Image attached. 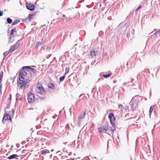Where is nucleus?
Listing matches in <instances>:
<instances>
[{
	"instance_id": "1",
	"label": "nucleus",
	"mask_w": 160,
	"mask_h": 160,
	"mask_svg": "<svg viewBox=\"0 0 160 160\" xmlns=\"http://www.w3.org/2000/svg\"><path fill=\"white\" fill-rule=\"evenodd\" d=\"M27 66L23 67L19 73V79L17 82V85L20 88L24 90L28 87V83L30 82V80L26 78L27 75L26 71L28 72Z\"/></svg>"
},
{
	"instance_id": "2",
	"label": "nucleus",
	"mask_w": 160,
	"mask_h": 160,
	"mask_svg": "<svg viewBox=\"0 0 160 160\" xmlns=\"http://www.w3.org/2000/svg\"><path fill=\"white\" fill-rule=\"evenodd\" d=\"M141 98L140 97L135 96L132 98L129 103L130 108L132 111H134L138 107Z\"/></svg>"
},
{
	"instance_id": "3",
	"label": "nucleus",
	"mask_w": 160,
	"mask_h": 160,
	"mask_svg": "<svg viewBox=\"0 0 160 160\" xmlns=\"http://www.w3.org/2000/svg\"><path fill=\"white\" fill-rule=\"evenodd\" d=\"M108 117L110 119L111 125L112 126L109 128V129L111 131H113L116 130V127L114 125L115 121V118L114 117L113 114L112 112L109 113Z\"/></svg>"
},
{
	"instance_id": "4",
	"label": "nucleus",
	"mask_w": 160,
	"mask_h": 160,
	"mask_svg": "<svg viewBox=\"0 0 160 160\" xmlns=\"http://www.w3.org/2000/svg\"><path fill=\"white\" fill-rule=\"evenodd\" d=\"M108 129V127L106 124H103L102 126H101L98 128L99 132L101 133L105 132Z\"/></svg>"
},
{
	"instance_id": "5",
	"label": "nucleus",
	"mask_w": 160,
	"mask_h": 160,
	"mask_svg": "<svg viewBox=\"0 0 160 160\" xmlns=\"http://www.w3.org/2000/svg\"><path fill=\"white\" fill-rule=\"evenodd\" d=\"M34 95L31 92L28 94V100L29 103H32L34 99Z\"/></svg>"
},
{
	"instance_id": "6",
	"label": "nucleus",
	"mask_w": 160,
	"mask_h": 160,
	"mask_svg": "<svg viewBox=\"0 0 160 160\" xmlns=\"http://www.w3.org/2000/svg\"><path fill=\"white\" fill-rule=\"evenodd\" d=\"M26 7L27 9L31 11H33L34 9V5L31 3H28V2L26 3Z\"/></svg>"
},
{
	"instance_id": "7",
	"label": "nucleus",
	"mask_w": 160,
	"mask_h": 160,
	"mask_svg": "<svg viewBox=\"0 0 160 160\" xmlns=\"http://www.w3.org/2000/svg\"><path fill=\"white\" fill-rule=\"evenodd\" d=\"M7 120H10V122L12 121L10 116L8 114H5L3 117L2 120V122L4 124L5 122Z\"/></svg>"
},
{
	"instance_id": "8",
	"label": "nucleus",
	"mask_w": 160,
	"mask_h": 160,
	"mask_svg": "<svg viewBox=\"0 0 160 160\" xmlns=\"http://www.w3.org/2000/svg\"><path fill=\"white\" fill-rule=\"evenodd\" d=\"M19 44L17 42L14 46V47H11L9 50V52H12L16 49H17V48L19 47Z\"/></svg>"
},
{
	"instance_id": "9",
	"label": "nucleus",
	"mask_w": 160,
	"mask_h": 160,
	"mask_svg": "<svg viewBox=\"0 0 160 160\" xmlns=\"http://www.w3.org/2000/svg\"><path fill=\"white\" fill-rule=\"evenodd\" d=\"M38 93L41 95H43L45 93V91L43 88L42 86L41 87H38Z\"/></svg>"
},
{
	"instance_id": "10",
	"label": "nucleus",
	"mask_w": 160,
	"mask_h": 160,
	"mask_svg": "<svg viewBox=\"0 0 160 160\" xmlns=\"http://www.w3.org/2000/svg\"><path fill=\"white\" fill-rule=\"evenodd\" d=\"M19 157V156L17 154H14L11 155L7 157V158L9 159H12L14 158H16V159H18V158H17Z\"/></svg>"
},
{
	"instance_id": "11",
	"label": "nucleus",
	"mask_w": 160,
	"mask_h": 160,
	"mask_svg": "<svg viewBox=\"0 0 160 160\" xmlns=\"http://www.w3.org/2000/svg\"><path fill=\"white\" fill-rule=\"evenodd\" d=\"M26 68H28V72H33V73H35L36 72V69L35 68H31L29 66H27V67Z\"/></svg>"
},
{
	"instance_id": "12",
	"label": "nucleus",
	"mask_w": 160,
	"mask_h": 160,
	"mask_svg": "<svg viewBox=\"0 0 160 160\" xmlns=\"http://www.w3.org/2000/svg\"><path fill=\"white\" fill-rule=\"evenodd\" d=\"M97 52V51L93 49H91L90 51V55L92 57L96 55V53Z\"/></svg>"
},
{
	"instance_id": "13",
	"label": "nucleus",
	"mask_w": 160,
	"mask_h": 160,
	"mask_svg": "<svg viewBox=\"0 0 160 160\" xmlns=\"http://www.w3.org/2000/svg\"><path fill=\"white\" fill-rule=\"evenodd\" d=\"M86 111H85L83 113H81L80 114L79 117L78 118V120L80 119H83L85 117L86 115Z\"/></svg>"
},
{
	"instance_id": "14",
	"label": "nucleus",
	"mask_w": 160,
	"mask_h": 160,
	"mask_svg": "<svg viewBox=\"0 0 160 160\" xmlns=\"http://www.w3.org/2000/svg\"><path fill=\"white\" fill-rule=\"evenodd\" d=\"M3 72L2 71H1L0 72V86L2 85V79L3 76Z\"/></svg>"
},
{
	"instance_id": "15",
	"label": "nucleus",
	"mask_w": 160,
	"mask_h": 160,
	"mask_svg": "<svg viewBox=\"0 0 160 160\" xmlns=\"http://www.w3.org/2000/svg\"><path fill=\"white\" fill-rule=\"evenodd\" d=\"M49 151L47 150H43L41 151V153L42 154H45L46 153H48Z\"/></svg>"
},
{
	"instance_id": "16",
	"label": "nucleus",
	"mask_w": 160,
	"mask_h": 160,
	"mask_svg": "<svg viewBox=\"0 0 160 160\" xmlns=\"http://www.w3.org/2000/svg\"><path fill=\"white\" fill-rule=\"evenodd\" d=\"M154 107V106H153V107L151 106L150 107V108L149 110V114L150 115V116H151V115L153 111Z\"/></svg>"
},
{
	"instance_id": "17",
	"label": "nucleus",
	"mask_w": 160,
	"mask_h": 160,
	"mask_svg": "<svg viewBox=\"0 0 160 160\" xmlns=\"http://www.w3.org/2000/svg\"><path fill=\"white\" fill-rule=\"evenodd\" d=\"M20 21L19 20H15L12 23V25H15L18 24V22H20Z\"/></svg>"
},
{
	"instance_id": "18",
	"label": "nucleus",
	"mask_w": 160,
	"mask_h": 160,
	"mask_svg": "<svg viewBox=\"0 0 160 160\" xmlns=\"http://www.w3.org/2000/svg\"><path fill=\"white\" fill-rule=\"evenodd\" d=\"M65 78V75H64L63 76L60 77L59 78V81L62 82L63 81Z\"/></svg>"
},
{
	"instance_id": "19",
	"label": "nucleus",
	"mask_w": 160,
	"mask_h": 160,
	"mask_svg": "<svg viewBox=\"0 0 160 160\" xmlns=\"http://www.w3.org/2000/svg\"><path fill=\"white\" fill-rule=\"evenodd\" d=\"M111 75V73H108V74H103L102 75V76L103 77H104V78H107L109 77Z\"/></svg>"
},
{
	"instance_id": "20",
	"label": "nucleus",
	"mask_w": 160,
	"mask_h": 160,
	"mask_svg": "<svg viewBox=\"0 0 160 160\" xmlns=\"http://www.w3.org/2000/svg\"><path fill=\"white\" fill-rule=\"evenodd\" d=\"M69 68L68 67H66L65 68V72L64 73V75H66L69 72Z\"/></svg>"
},
{
	"instance_id": "21",
	"label": "nucleus",
	"mask_w": 160,
	"mask_h": 160,
	"mask_svg": "<svg viewBox=\"0 0 160 160\" xmlns=\"http://www.w3.org/2000/svg\"><path fill=\"white\" fill-rule=\"evenodd\" d=\"M7 21L8 24H11L12 22V19L9 18H7Z\"/></svg>"
},
{
	"instance_id": "22",
	"label": "nucleus",
	"mask_w": 160,
	"mask_h": 160,
	"mask_svg": "<svg viewBox=\"0 0 160 160\" xmlns=\"http://www.w3.org/2000/svg\"><path fill=\"white\" fill-rule=\"evenodd\" d=\"M14 32H16V29L15 28H13L11 30V35H12Z\"/></svg>"
},
{
	"instance_id": "23",
	"label": "nucleus",
	"mask_w": 160,
	"mask_h": 160,
	"mask_svg": "<svg viewBox=\"0 0 160 160\" xmlns=\"http://www.w3.org/2000/svg\"><path fill=\"white\" fill-rule=\"evenodd\" d=\"M48 87L52 89H53L54 88V86L53 83H50L48 85Z\"/></svg>"
},
{
	"instance_id": "24",
	"label": "nucleus",
	"mask_w": 160,
	"mask_h": 160,
	"mask_svg": "<svg viewBox=\"0 0 160 160\" xmlns=\"http://www.w3.org/2000/svg\"><path fill=\"white\" fill-rule=\"evenodd\" d=\"M10 52L8 51H6L5 52L3 53V55L4 56V58H3V59H4V58L7 55H8V54Z\"/></svg>"
},
{
	"instance_id": "25",
	"label": "nucleus",
	"mask_w": 160,
	"mask_h": 160,
	"mask_svg": "<svg viewBox=\"0 0 160 160\" xmlns=\"http://www.w3.org/2000/svg\"><path fill=\"white\" fill-rule=\"evenodd\" d=\"M57 153L59 155H60V156H61V157L62 158H63L64 157V156H62V155L63 154V153H61V151H58L57 152Z\"/></svg>"
},
{
	"instance_id": "26",
	"label": "nucleus",
	"mask_w": 160,
	"mask_h": 160,
	"mask_svg": "<svg viewBox=\"0 0 160 160\" xmlns=\"http://www.w3.org/2000/svg\"><path fill=\"white\" fill-rule=\"evenodd\" d=\"M159 33L158 32V31H156L153 35V37H154L157 36V35H158Z\"/></svg>"
},
{
	"instance_id": "27",
	"label": "nucleus",
	"mask_w": 160,
	"mask_h": 160,
	"mask_svg": "<svg viewBox=\"0 0 160 160\" xmlns=\"http://www.w3.org/2000/svg\"><path fill=\"white\" fill-rule=\"evenodd\" d=\"M130 31H128L127 33V34H126V36H127V38H129L130 37Z\"/></svg>"
},
{
	"instance_id": "28",
	"label": "nucleus",
	"mask_w": 160,
	"mask_h": 160,
	"mask_svg": "<svg viewBox=\"0 0 160 160\" xmlns=\"http://www.w3.org/2000/svg\"><path fill=\"white\" fill-rule=\"evenodd\" d=\"M51 48L52 47L51 46L48 47L46 48V50L47 51H49L51 49Z\"/></svg>"
},
{
	"instance_id": "29",
	"label": "nucleus",
	"mask_w": 160,
	"mask_h": 160,
	"mask_svg": "<svg viewBox=\"0 0 160 160\" xmlns=\"http://www.w3.org/2000/svg\"><path fill=\"white\" fill-rule=\"evenodd\" d=\"M42 44L40 42H37V43L36 45V46H37V47H38L39 45H41Z\"/></svg>"
},
{
	"instance_id": "30",
	"label": "nucleus",
	"mask_w": 160,
	"mask_h": 160,
	"mask_svg": "<svg viewBox=\"0 0 160 160\" xmlns=\"http://www.w3.org/2000/svg\"><path fill=\"white\" fill-rule=\"evenodd\" d=\"M118 107L119 108H120V109H122V108L123 106L122 104H119L118 105Z\"/></svg>"
},
{
	"instance_id": "31",
	"label": "nucleus",
	"mask_w": 160,
	"mask_h": 160,
	"mask_svg": "<svg viewBox=\"0 0 160 160\" xmlns=\"http://www.w3.org/2000/svg\"><path fill=\"white\" fill-rule=\"evenodd\" d=\"M142 8V6L141 5H139L138 7L137 8L136 10L138 11L141 8Z\"/></svg>"
},
{
	"instance_id": "32",
	"label": "nucleus",
	"mask_w": 160,
	"mask_h": 160,
	"mask_svg": "<svg viewBox=\"0 0 160 160\" xmlns=\"http://www.w3.org/2000/svg\"><path fill=\"white\" fill-rule=\"evenodd\" d=\"M80 33L82 34H83V35H84L85 34V32L84 31L82 30V31H80Z\"/></svg>"
},
{
	"instance_id": "33",
	"label": "nucleus",
	"mask_w": 160,
	"mask_h": 160,
	"mask_svg": "<svg viewBox=\"0 0 160 160\" xmlns=\"http://www.w3.org/2000/svg\"><path fill=\"white\" fill-rule=\"evenodd\" d=\"M19 95L18 93H17L16 94V99L17 100L18 98V97L19 96Z\"/></svg>"
},
{
	"instance_id": "34",
	"label": "nucleus",
	"mask_w": 160,
	"mask_h": 160,
	"mask_svg": "<svg viewBox=\"0 0 160 160\" xmlns=\"http://www.w3.org/2000/svg\"><path fill=\"white\" fill-rule=\"evenodd\" d=\"M82 96V97H86V96L85 95L83 94H81V95H80V96H79V97L80 98V97H81Z\"/></svg>"
},
{
	"instance_id": "35",
	"label": "nucleus",
	"mask_w": 160,
	"mask_h": 160,
	"mask_svg": "<svg viewBox=\"0 0 160 160\" xmlns=\"http://www.w3.org/2000/svg\"><path fill=\"white\" fill-rule=\"evenodd\" d=\"M62 156H63L64 157H67V154H65L63 153V154Z\"/></svg>"
},
{
	"instance_id": "36",
	"label": "nucleus",
	"mask_w": 160,
	"mask_h": 160,
	"mask_svg": "<svg viewBox=\"0 0 160 160\" xmlns=\"http://www.w3.org/2000/svg\"><path fill=\"white\" fill-rule=\"evenodd\" d=\"M9 98H8V99L9 100H11V98H12V95H11V94H10V95H9Z\"/></svg>"
},
{
	"instance_id": "37",
	"label": "nucleus",
	"mask_w": 160,
	"mask_h": 160,
	"mask_svg": "<svg viewBox=\"0 0 160 160\" xmlns=\"http://www.w3.org/2000/svg\"><path fill=\"white\" fill-rule=\"evenodd\" d=\"M52 55V54H50L49 55H48L47 57V58H49Z\"/></svg>"
},
{
	"instance_id": "38",
	"label": "nucleus",
	"mask_w": 160,
	"mask_h": 160,
	"mask_svg": "<svg viewBox=\"0 0 160 160\" xmlns=\"http://www.w3.org/2000/svg\"><path fill=\"white\" fill-rule=\"evenodd\" d=\"M26 77H27V78H31V75H30L29 76H27Z\"/></svg>"
},
{
	"instance_id": "39",
	"label": "nucleus",
	"mask_w": 160,
	"mask_h": 160,
	"mask_svg": "<svg viewBox=\"0 0 160 160\" xmlns=\"http://www.w3.org/2000/svg\"><path fill=\"white\" fill-rule=\"evenodd\" d=\"M72 108H71L69 110V111H70V114H71V112L72 111H71V110H72Z\"/></svg>"
},
{
	"instance_id": "40",
	"label": "nucleus",
	"mask_w": 160,
	"mask_h": 160,
	"mask_svg": "<svg viewBox=\"0 0 160 160\" xmlns=\"http://www.w3.org/2000/svg\"><path fill=\"white\" fill-rule=\"evenodd\" d=\"M109 141H111V140H108V142H107V147H108V142Z\"/></svg>"
},
{
	"instance_id": "41",
	"label": "nucleus",
	"mask_w": 160,
	"mask_h": 160,
	"mask_svg": "<svg viewBox=\"0 0 160 160\" xmlns=\"http://www.w3.org/2000/svg\"><path fill=\"white\" fill-rule=\"evenodd\" d=\"M2 93V89H0V95H1Z\"/></svg>"
},
{
	"instance_id": "42",
	"label": "nucleus",
	"mask_w": 160,
	"mask_h": 160,
	"mask_svg": "<svg viewBox=\"0 0 160 160\" xmlns=\"http://www.w3.org/2000/svg\"><path fill=\"white\" fill-rule=\"evenodd\" d=\"M69 127V125H67L66 126V128H68Z\"/></svg>"
},
{
	"instance_id": "43",
	"label": "nucleus",
	"mask_w": 160,
	"mask_h": 160,
	"mask_svg": "<svg viewBox=\"0 0 160 160\" xmlns=\"http://www.w3.org/2000/svg\"><path fill=\"white\" fill-rule=\"evenodd\" d=\"M62 17L64 18H65V15L64 14H63L62 16Z\"/></svg>"
},
{
	"instance_id": "44",
	"label": "nucleus",
	"mask_w": 160,
	"mask_h": 160,
	"mask_svg": "<svg viewBox=\"0 0 160 160\" xmlns=\"http://www.w3.org/2000/svg\"><path fill=\"white\" fill-rule=\"evenodd\" d=\"M19 99L20 101H21L22 100V98H20Z\"/></svg>"
},
{
	"instance_id": "45",
	"label": "nucleus",
	"mask_w": 160,
	"mask_h": 160,
	"mask_svg": "<svg viewBox=\"0 0 160 160\" xmlns=\"http://www.w3.org/2000/svg\"><path fill=\"white\" fill-rule=\"evenodd\" d=\"M131 82H133V81H134V79H132L131 80Z\"/></svg>"
},
{
	"instance_id": "46",
	"label": "nucleus",
	"mask_w": 160,
	"mask_h": 160,
	"mask_svg": "<svg viewBox=\"0 0 160 160\" xmlns=\"http://www.w3.org/2000/svg\"><path fill=\"white\" fill-rule=\"evenodd\" d=\"M2 85H0V89H2Z\"/></svg>"
},
{
	"instance_id": "47",
	"label": "nucleus",
	"mask_w": 160,
	"mask_h": 160,
	"mask_svg": "<svg viewBox=\"0 0 160 160\" xmlns=\"http://www.w3.org/2000/svg\"><path fill=\"white\" fill-rule=\"evenodd\" d=\"M84 1V0H82V1L81 2V1H79V2H83Z\"/></svg>"
},
{
	"instance_id": "48",
	"label": "nucleus",
	"mask_w": 160,
	"mask_h": 160,
	"mask_svg": "<svg viewBox=\"0 0 160 160\" xmlns=\"http://www.w3.org/2000/svg\"><path fill=\"white\" fill-rule=\"evenodd\" d=\"M71 32H70V34L69 35V38H71Z\"/></svg>"
},
{
	"instance_id": "49",
	"label": "nucleus",
	"mask_w": 160,
	"mask_h": 160,
	"mask_svg": "<svg viewBox=\"0 0 160 160\" xmlns=\"http://www.w3.org/2000/svg\"><path fill=\"white\" fill-rule=\"evenodd\" d=\"M106 0H103V3H105V2L106 1Z\"/></svg>"
},
{
	"instance_id": "50",
	"label": "nucleus",
	"mask_w": 160,
	"mask_h": 160,
	"mask_svg": "<svg viewBox=\"0 0 160 160\" xmlns=\"http://www.w3.org/2000/svg\"><path fill=\"white\" fill-rule=\"evenodd\" d=\"M158 32L159 33H160V29H159V30H158Z\"/></svg>"
},
{
	"instance_id": "51",
	"label": "nucleus",
	"mask_w": 160,
	"mask_h": 160,
	"mask_svg": "<svg viewBox=\"0 0 160 160\" xmlns=\"http://www.w3.org/2000/svg\"><path fill=\"white\" fill-rule=\"evenodd\" d=\"M64 150H65V148H63L62 149V151H63V152H64Z\"/></svg>"
},
{
	"instance_id": "52",
	"label": "nucleus",
	"mask_w": 160,
	"mask_h": 160,
	"mask_svg": "<svg viewBox=\"0 0 160 160\" xmlns=\"http://www.w3.org/2000/svg\"><path fill=\"white\" fill-rule=\"evenodd\" d=\"M67 143V142H64V143H63V144H66V143Z\"/></svg>"
},
{
	"instance_id": "53",
	"label": "nucleus",
	"mask_w": 160,
	"mask_h": 160,
	"mask_svg": "<svg viewBox=\"0 0 160 160\" xmlns=\"http://www.w3.org/2000/svg\"><path fill=\"white\" fill-rule=\"evenodd\" d=\"M146 2L145 1H143L142 2V3H143L144 2Z\"/></svg>"
},
{
	"instance_id": "54",
	"label": "nucleus",
	"mask_w": 160,
	"mask_h": 160,
	"mask_svg": "<svg viewBox=\"0 0 160 160\" xmlns=\"http://www.w3.org/2000/svg\"><path fill=\"white\" fill-rule=\"evenodd\" d=\"M71 153H69L68 154V155H70V154H71Z\"/></svg>"
},
{
	"instance_id": "55",
	"label": "nucleus",
	"mask_w": 160,
	"mask_h": 160,
	"mask_svg": "<svg viewBox=\"0 0 160 160\" xmlns=\"http://www.w3.org/2000/svg\"><path fill=\"white\" fill-rule=\"evenodd\" d=\"M132 30L133 31V33H134V29H132Z\"/></svg>"
},
{
	"instance_id": "56",
	"label": "nucleus",
	"mask_w": 160,
	"mask_h": 160,
	"mask_svg": "<svg viewBox=\"0 0 160 160\" xmlns=\"http://www.w3.org/2000/svg\"><path fill=\"white\" fill-rule=\"evenodd\" d=\"M31 16H32V15H30V17Z\"/></svg>"
},
{
	"instance_id": "57",
	"label": "nucleus",
	"mask_w": 160,
	"mask_h": 160,
	"mask_svg": "<svg viewBox=\"0 0 160 160\" xmlns=\"http://www.w3.org/2000/svg\"><path fill=\"white\" fill-rule=\"evenodd\" d=\"M151 93V90H150V93Z\"/></svg>"
},
{
	"instance_id": "58",
	"label": "nucleus",
	"mask_w": 160,
	"mask_h": 160,
	"mask_svg": "<svg viewBox=\"0 0 160 160\" xmlns=\"http://www.w3.org/2000/svg\"><path fill=\"white\" fill-rule=\"evenodd\" d=\"M24 153V152H22V154H23V153Z\"/></svg>"
},
{
	"instance_id": "59",
	"label": "nucleus",
	"mask_w": 160,
	"mask_h": 160,
	"mask_svg": "<svg viewBox=\"0 0 160 160\" xmlns=\"http://www.w3.org/2000/svg\"><path fill=\"white\" fill-rule=\"evenodd\" d=\"M117 138H118V139H119V137L118 136L117 137Z\"/></svg>"
},
{
	"instance_id": "60",
	"label": "nucleus",
	"mask_w": 160,
	"mask_h": 160,
	"mask_svg": "<svg viewBox=\"0 0 160 160\" xmlns=\"http://www.w3.org/2000/svg\"><path fill=\"white\" fill-rule=\"evenodd\" d=\"M96 158V157H94V158Z\"/></svg>"
},
{
	"instance_id": "61",
	"label": "nucleus",
	"mask_w": 160,
	"mask_h": 160,
	"mask_svg": "<svg viewBox=\"0 0 160 160\" xmlns=\"http://www.w3.org/2000/svg\"><path fill=\"white\" fill-rule=\"evenodd\" d=\"M32 66V67H35L34 66Z\"/></svg>"
}]
</instances>
